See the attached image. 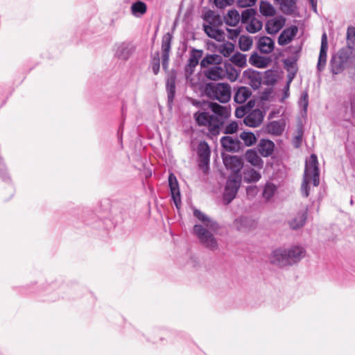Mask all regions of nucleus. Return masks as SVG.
I'll use <instances>...</instances> for the list:
<instances>
[{
    "mask_svg": "<svg viewBox=\"0 0 355 355\" xmlns=\"http://www.w3.org/2000/svg\"><path fill=\"white\" fill-rule=\"evenodd\" d=\"M264 115L259 109L250 112L243 119V123L249 127H258L263 121Z\"/></svg>",
    "mask_w": 355,
    "mask_h": 355,
    "instance_id": "obj_9",
    "label": "nucleus"
},
{
    "mask_svg": "<svg viewBox=\"0 0 355 355\" xmlns=\"http://www.w3.org/2000/svg\"><path fill=\"white\" fill-rule=\"evenodd\" d=\"M250 62L258 68H265L268 66V60L265 57L254 53L250 58Z\"/></svg>",
    "mask_w": 355,
    "mask_h": 355,
    "instance_id": "obj_28",
    "label": "nucleus"
},
{
    "mask_svg": "<svg viewBox=\"0 0 355 355\" xmlns=\"http://www.w3.org/2000/svg\"><path fill=\"white\" fill-rule=\"evenodd\" d=\"M254 103L250 101L246 105H242L239 107L235 110V116L237 118H242L246 116L250 110V108L253 106Z\"/></svg>",
    "mask_w": 355,
    "mask_h": 355,
    "instance_id": "obj_40",
    "label": "nucleus"
},
{
    "mask_svg": "<svg viewBox=\"0 0 355 355\" xmlns=\"http://www.w3.org/2000/svg\"><path fill=\"white\" fill-rule=\"evenodd\" d=\"M190 102L193 105L196 106V107H201L203 104V102L193 98L190 99Z\"/></svg>",
    "mask_w": 355,
    "mask_h": 355,
    "instance_id": "obj_56",
    "label": "nucleus"
},
{
    "mask_svg": "<svg viewBox=\"0 0 355 355\" xmlns=\"http://www.w3.org/2000/svg\"><path fill=\"white\" fill-rule=\"evenodd\" d=\"M205 94L209 99L226 103L231 98V87L228 83H208L205 87Z\"/></svg>",
    "mask_w": 355,
    "mask_h": 355,
    "instance_id": "obj_6",
    "label": "nucleus"
},
{
    "mask_svg": "<svg viewBox=\"0 0 355 355\" xmlns=\"http://www.w3.org/2000/svg\"><path fill=\"white\" fill-rule=\"evenodd\" d=\"M298 32V28L296 26H291L284 29L278 37V44L281 46H284L290 43L295 37Z\"/></svg>",
    "mask_w": 355,
    "mask_h": 355,
    "instance_id": "obj_16",
    "label": "nucleus"
},
{
    "mask_svg": "<svg viewBox=\"0 0 355 355\" xmlns=\"http://www.w3.org/2000/svg\"><path fill=\"white\" fill-rule=\"evenodd\" d=\"M135 51V46L130 42H122L115 44L114 56L121 61H127Z\"/></svg>",
    "mask_w": 355,
    "mask_h": 355,
    "instance_id": "obj_8",
    "label": "nucleus"
},
{
    "mask_svg": "<svg viewBox=\"0 0 355 355\" xmlns=\"http://www.w3.org/2000/svg\"><path fill=\"white\" fill-rule=\"evenodd\" d=\"M225 78H227L232 82L235 81L239 76L238 71L233 67L231 64H225L224 66Z\"/></svg>",
    "mask_w": 355,
    "mask_h": 355,
    "instance_id": "obj_34",
    "label": "nucleus"
},
{
    "mask_svg": "<svg viewBox=\"0 0 355 355\" xmlns=\"http://www.w3.org/2000/svg\"><path fill=\"white\" fill-rule=\"evenodd\" d=\"M256 1L257 0H237V5L241 8L251 7Z\"/></svg>",
    "mask_w": 355,
    "mask_h": 355,
    "instance_id": "obj_52",
    "label": "nucleus"
},
{
    "mask_svg": "<svg viewBox=\"0 0 355 355\" xmlns=\"http://www.w3.org/2000/svg\"><path fill=\"white\" fill-rule=\"evenodd\" d=\"M168 184L172 199L175 205V207L179 209L181 205L180 192L177 178L173 173H171L168 176Z\"/></svg>",
    "mask_w": 355,
    "mask_h": 355,
    "instance_id": "obj_10",
    "label": "nucleus"
},
{
    "mask_svg": "<svg viewBox=\"0 0 355 355\" xmlns=\"http://www.w3.org/2000/svg\"><path fill=\"white\" fill-rule=\"evenodd\" d=\"M220 60V58L216 55H208L204 58L200 65L202 67H207L209 64H218Z\"/></svg>",
    "mask_w": 355,
    "mask_h": 355,
    "instance_id": "obj_39",
    "label": "nucleus"
},
{
    "mask_svg": "<svg viewBox=\"0 0 355 355\" xmlns=\"http://www.w3.org/2000/svg\"><path fill=\"white\" fill-rule=\"evenodd\" d=\"M244 77L248 83L254 89H257L261 85V74L253 69H248L244 71Z\"/></svg>",
    "mask_w": 355,
    "mask_h": 355,
    "instance_id": "obj_15",
    "label": "nucleus"
},
{
    "mask_svg": "<svg viewBox=\"0 0 355 355\" xmlns=\"http://www.w3.org/2000/svg\"><path fill=\"white\" fill-rule=\"evenodd\" d=\"M239 137L243 141L247 146H252L257 141L255 135L251 132H242L240 134Z\"/></svg>",
    "mask_w": 355,
    "mask_h": 355,
    "instance_id": "obj_36",
    "label": "nucleus"
},
{
    "mask_svg": "<svg viewBox=\"0 0 355 355\" xmlns=\"http://www.w3.org/2000/svg\"><path fill=\"white\" fill-rule=\"evenodd\" d=\"M347 46L353 50L355 48V28L349 26L347 30Z\"/></svg>",
    "mask_w": 355,
    "mask_h": 355,
    "instance_id": "obj_37",
    "label": "nucleus"
},
{
    "mask_svg": "<svg viewBox=\"0 0 355 355\" xmlns=\"http://www.w3.org/2000/svg\"><path fill=\"white\" fill-rule=\"evenodd\" d=\"M259 50L263 53H271L275 47L274 41L269 37L263 36L259 38L257 44Z\"/></svg>",
    "mask_w": 355,
    "mask_h": 355,
    "instance_id": "obj_20",
    "label": "nucleus"
},
{
    "mask_svg": "<svg viewBox=\"0 0 355 355\" xmlns=\"http://www.w3.org/2000/svg\"><path fill=\"white\" fill-rule=\"evenodd\" d=\"M223 163L227 169H230L232 171V174H241L240 171L243 167V162L239 157L227 155L223 157Z\"/></svg>",
    "mask_w": 355,
    "mask_h": 355,
    "instance_id": "obj_12",
    "label": "nucleus"
},
{
    "mask_svg": "<svg viewBox=\"0 0 355 355\" xmlns=\"http://www.w3.org/2000/svg\"><path fill=\"white\" fill-rule=\"evenodd\" d=\"M262 26V21L254 17L251 19V20L247 23L245 28L249 33H254L260 31Z\"/></svg>",
    "mask_w": 355,
    "mask_h": 355,
    "instance_id": "obj_33",
    "label": "nucleus"
},
{
    "mask_svg": "<svg viewBox=\"0 0 355 355\" xmlns=\"http://www.w3.org/2000/svg\"><path fill=\"white\" fill-rule=\"evenodd\" d=\"M282 8L287 11L293 10L297 0H277Z\"/></svg>",
    "mask_w": 355,
    "mask_h": 355,
    "instance_id": "obj_45",
    "label": "nucleus"
},
{
    "mask_svg": "<svg viewBox=\"0 0 355 355\" xmlns=\"http://www.w3.org/2000/svg\"><path fill=\"white\" fill-rule=\"evenodd\" d=\"M234 46L232 44L228 43L225 44L221 49V53L225 57L229 56L234 51Z\"/></svg>",
    "mask_w": 355,
    "mask_h": 355,
    "instance_id": "obj_50",
    "label": "nucleus"
},
{
    "mask_svg": "<svg viewBox=\"0 0 355 355\" xmlns=\"http://www.w3.org/2000/svg\"><path fill=\"white\" fill-rule=\"evenodd\" d=\"M202 56V51L193 49L189 54L188 62L198 66L200 59Z\"/></svg>",
    "mask_w": 355,
    "mask_h": 355,
    "instance_id": "obj_42",
    "label": "nucleus"
},
{
    "mask_svg": "<svg viewBox=\"0 0 355 355\" xmlns=\"http://www.w3.org/2000/svg\"><path fill=\"white\" fill-rule=\"evenodd\" d=\"M220 143L224 149L230 152H238L241 148V143L236 137L225 136L220 139Z\"/></svg>",
    "mask_w": 355,
    "mask_h": 355,
    "instance_id": "obj_13",
    "label": "nucleus"
},
{
    "mask_svg": "<svg viewBox=\"0 0 355 355\" xmlns=\"http://www.w3.org/2000/svg\"><path fill=\"white\" fill-rule=\"evenodd\" d=\"M299 105L303 107L304 112L306 111L309 105V96L306 92L302 93L300 99L299 101Z\"/></svg>",
    "mask_w": 355,
    "mask_h": 355,
    "instance_id": "obj_46",
    "label": "nucleus"
},
{
    "mask_svg": "<svg viewBox=\"0 0 355 355\" xmlns=\"http://www.w3.org/2000/svg\"><path fill=\"white\" fill-rule=\"evenodd\" d=\"M241 174H231L228 177L223 193V200L227 204H229L235 198L239 189L241 187Z\"/></svg>",
    "mask_w": 355,
    "mask_h": 355,
    "instance_id": "obj_7",
    "label": "nucleus"
},
{
    "mask_svg": "<svg viewBox=\"0 0 355 355\" xmlns=\"http://www.w3.org/2000/svg\"><path fill=\"white\" fill-rule=\"evenodd\" d=\"M205 32L207 35L217 41H223L225 40V33L223 31L216 28L211 25L204 26Z\"/></svg>",
    "mask_w": 355,
    "mask_h": 355,
    "instance_id": "obj_24",
    "label": "nucleus"
},
{
    "mask_svg": "<svg viewBox=\"0 0 355 355\" xmlns=\"http://www.w3.org/2000/svg\"><path fill=\"white\" fill-rule=\"evenodd\" d=\"M166 90L168 94V101L172 102L173 101L175 94V77L171 76L167 79L166 81Z\"/></svg>",
    "mask_w": 355,
    "mask_h": 355,
    "instance_id": "obj_29",
    "label": "nucleus"
},
{
    "mask_svg": "<svg viewBox=\"0 0 355 355\" xmlns=\"http://www.w3.org/2000/svg\"><path fill=\"white\" fill-rule=\"evenodd\" d=\"M354 61V50L350 48H342L331 59V71L333 74H339L345 69L352 67Z\"/></svg>",
    "mask_w": 355,
    "mask_h": 355,
    "instance_id": "obj_5",
    "label": "nucleus"
},
{
    "mask_svg": "<svg viewBox=\"0 0 355 355\" xmlns=\"http://www.w3.org/2000/svg\"><path fill=\"white\" fill-rule=\"evenodd\" d=\"M319 175L318 158L315 155L312 154L305 164L304 179L301 187L302 194L304 197H308L309 194L308 184L311 181L313 186L319 185Z\"/></svg>",
    "mask_w": 355,
    "mask_h": 355,
    "instance_id": "obj_4",
    "label": "nucleus"
},
{
    "mask_svg": "<svg viewBox=\"0 0 355 355\" xmlns=\"http://www.w3.org/2000/svg\"><path fill=\"white\" fill-rule=\"evenodd\" d=\"M193 215L204 224V226L195 225L193 229V234L198 237L201 244L209 250H218V243L213 233L218 230V224L198 209H194Z\"/></svg>",
    "mask_w": 355,
    "mask_h": 355,
    "instance_id": "obj_2",
    "label": "nucleus"
},
{
    "mask_svg": "<svg viewBox=\"0 0 355 355\" xmlns=\"http://www.w3.org/2000/svg\"><path fill=\"white\" fill-rule=\"evenodd\" d=\"M243 219H244V218H239V219H237L236 221V222H237L238 220H241V221H242Z\"/></svg>",
    "mask_w": 355,
    "mask_h": 355,
    "instance_id": "obj_59",
    "label": "nucleus"
},
{
    "mask_svg": "<svg viewBox=\"0 0 355 355\" xmlns=\"http://www.w3.org/2000/svg\"><path fill=\"white\" fill-rule=\"evenodd\" d=\"M0 178L3 181H7L9 180V176L7 173L6 168L0 157Z\"/></svg>",
    "mask_w": 355,
    "mask_h": 355,
    "instance_id": "obj_47",
    "label": "nucleus"
},
{
    "mask_svg": "<svg viewBox=\"0 0 355 355\" xmlns=\"http://www.w3.org/2000/svg\"><path fill=\"white\" fill-rule=\"evenodd\" d=\"M285 24L283 17H276L268 20L266 24V30L269 34H275L279 32Z\"/></svg>",
    "mask_w": 355,
    "mask_h": 355,
    "instance_id": "obj_17",
    "label": "nucleus"
},
{
    "mask_svg": "<svg viewBox=\"0 0 355 355\" xmlns=\"http://www.w3.org/2000/svg\"><path fill=\"white\" fill-rule=\"evenodd\" d=\"M252 95V92L247 87H239L234 96V101L239 104L244 103Z\"/></svg>",
    "mask_w": 355,
    "mask_h": 355,
    "instance_id": "obj_22",
    "label": "nucleus"
},
{
    "mask_svg": "<svg viewBox=\"0 0 355 355\" xmlns=\"http://www.w3.org/2000/svg\"><path fill=\"white\" fill-rule=\"evenodd\" d=\"M234 3V0H214L216 6L218 8H224Z\"/></svg>",
    "mask_w": 355,
    "mask_h": 355,
    "instance_id": "obj_51",
    "label": "nucleus"
},
{
    "mask_svg": "<svg viewBox=\"0 0 355 355\" xmlns=\"http://www.w3.org/2000/svg\"><path fill=\"white\" fill-rule=\"evenodd\" d=\"M350 111L352 115L355 117V96H353L350 100Z\"/></svg>",
    "mask_w": 355,
    "mask_h": 355,
    "instance_id": "obj_55",
    "label": "nucleus"
},
{
    "mask_svg": "<svg viewBox=\"0 0 355 355\" xmlns=\"http://www.w3.org/2000/svg\"><path fill=\"white\" fill-rule=\"evenodd\" d=\"M227 37L231 40H235L240 34V30L239 28H226Z\"/></svg>",
    "mask_w": 355,
    "mask_h": 355,
    "instance_id": "obj_48",
    "label": "nucleus"
},
{
    "mask_svg": "<svg viewBox=\"0 0 355 355\" xmlns=\"http://www.w3.org/2000/svg\"><path fill=\"white\" fill-rule=\"evenodd\" d=\"M252 39L250 36L241 35L239 40V45L241 50L248 51L252 45Z\"/></svg>",
    "mask_w": 355,
    "mask_h": 355,
    "instance_id": "obj_38",
    "label": "nucleus"
},
{
    "mask_svg": "<svg viewBox=\"0 0 355 355\" xmlns=\"http://www.w3.org/2000/svg\"><path fill=\"white\" fill-rule=\"evenodd\" d=\"M197 65L196 64L187 62L184 68V75L187 81L189 83L191 86H195L196 85V83H195L193 79L191 78V76L193 73Z\"/></svg>",
    "mask_w": 355,
    "mask_h": 355,
    "instance_id": "obj_35",
    "label": "nucleus"
},
{
    "mask_svg": "<svg viewBox=\"0 0 355 355\" xmlns=\"http://www.w3.org/2000/svg\"><path fill=\"white\" fill-rule=\"evenodd\" d=\"M261 177L260 173L251 168H245L241 175V178H243V181L247 183L256 182Z\"/></svg>",
    "mask_w": 355,
    "mask_h": 355,
    "instance_id": "obj_26",
    "label": "nucleus"
},
{
    "mask_svg": "<svg viewBox=\"0 0 355 355\" xmlns=\"http://www.w3.org/2000/svg\"><path fill=\"white\" fill-rule=\"evenodd\" d=\"M155 62L153 64L152 69L154 74L157 75L159 71V59L157 58L155 59Z\"/></svg>",
    "mask_w": 355,
    "mask_h": 355,
    "instance_id": "obj_53",
    "label": "nucleus"
},
{
    "mask_svg": "<svg viewBox=\"0 0 355 355\" xmlns=\"http://www.w3.org/2000/svg\"><path fill=\"white\" fill-rule=\"evenodd\" d=\"M307 211L306 207L298 211L296 216L289 221L290 227L293 230H297L303 227L307 218Z\"/></svg>",
    "mask_w": 355,
    "mask_h": 355,
    "instance_id": "obj_18",
    "label": "nucleus"
},
{
    "mask_svg": "<svg viewBox=\"0 0 355 355\" xmlns=\"http://www.w3.org/2000/svg\"><path fill=\"white\" fill-rule=\"evenodd\" d=\"M309 1L311 4L312 9L313 10L314 12H316L317 11V0H309Z\"/></svg>",
    "mask_w": 355,
    "mask_h": 355,
    "instance_id": "obj_58",
    "label": "nucleus"
},
{
    "mask_svg": "<svg viewBox=\"0 0 355 355\" xmlns=\"http://www.w3.org/2000/svg\"><path fill=\"white\" fill-rule=\"evenodd\" d=\"M256 11L253 8H248L243 10L240 15V20L243 24H247L251 19L254 18Z\"/></svg>",
    "mask_w": 355,
    "mask_h": 355,
    "instance_id": "obj_41",
    "label": "nucleus"
},
{
    "mask_svg": "<svg viewBox=\"0 0 355 355\" xmlns=\"http://www.w3.org/2000/svg\"><path fill=\"white\" fill-rule=\"evenodd\" d=\"M276 187L272 183H267L263 189V196L267 200H270L275 193Z\"/></svg>",
    "mask_w": 355,
    "mask_h": 355,
    "instance_id": "obj_43",
    "label": "nucleus"
},
{
    "mask_svg": "<svg viewBox=\"0 0 355 355\" xmlns=\"http://www.w3.org/2000/svg\"><path fill=\"white\" fill-rule=\"evenodd\" d=\"M231 61L239 67H243L246 64V56L241 53H236L231 58Z\"/></svg>",
    "mask_w": 355,
    "mask_h": 355,
    "instance_id": "obj_44",
    "label": "nucleus"
},
{
    "mask_svg": "<svg viewBox=\"0 0 355 355\" xmlns=\"http://www.w3.org/2000/svg\"><path fill=\"white\" fill-rule=\"evenodd\" d=\"M199 159L202 158L205 162L209 160L210 150L206 142H200L198 148Z\"/></svg>",
    "mask_w": 355,
    "mask_h": 355,
    "instance_id": "obj_31",
    "label": "nucleus"
},
{
    "mask_svg": "<svg viewBox=\"0 0 355 355\" xmlns=\"http://www.w3.org/2000/svg\"><path fill=\"white\" fill-rule=\"evenodd\" d=\"M168 58H169V56L168 55H162V67L164 69H166L167 67H168Z\"/></svg>",
    "mask_w": 355,
    "mask_h": 355,
    "instance_id": "obj_57",
    "label": "nucleus"
},
{
    "mask_svg": "<svg viewBox=\"0 0 355 355\" xmlns=\"http://www.w3.org/2000/svg\"><path fill=\"white\" fill-rule=\"evenodd\" d=\"M306 255L305 249L301 245H291L288 248H278L272 251L270 263L279 268L293 266L300 262Z\"/></svg>",
    "mask_w": 355,
    "mask_h": 355,
    "instance_id": "obj_3",
    "label": "nucleus"
},
{
    "mask_svg": "<svg viewBox=\"0 0 355 355\" xmlns=\"http://www.w3.org/2000/svg\"><path fill=\"white\" fill-rule=\"evenodd\" d=\"M208 107L214 114L198 111L194 113L193 118L198 126L207 128L209 133L215 136L219 134L225 121L230 117L231 110L230 106H223L214 102H209Z\"/></svg>",
    "mask_w": 355,
    "mask_h": 355,
    "instance_id": "obj_1",
    "label": "nucleus"
},
{
    "mask_svg": "<svg viewBox=\"0 0 355 355\" xmlns=\"http://www.w3.org/2000/svg\"><path fill=\"white\" fill-rule=\"evenodd\" d=\"M224 67L218 65H213L205 71V76L210 80H217L225 78Z\"/></svg>",
    "mask_w": 355,
    "mask_h": 355,
    "instance_id": "obj_19",
    "label": "nucleus"
},
{
    "mask_svg": "<svg viewBox=\"0 0 355 355\" xmlns=\"http://www.w3.org/2000/svg\"><path fill=\"white\" fill-rule=\"evenodd\" d=\"M226 24L231 26H236L240 21V14L236 10H230L224 17Z\"/></svg>",
    "mask_w": 355,
    "mask_h": 355,
    "instance_id": "obj_27",
    "label": "nucleus"
},
{
    "mask_svg": "<svg viewBox=\"0 0 355 355\" xmlns=\"http://www.w3.org/2000/svg\"><path fill=\"white\" fill-rule=\"evenodd\" d=\"M274 148L275 144L269 139H261L258 145V150L263 157L271 155Z\"/></svg>",
    "mask_w": 355,
    "mask_h": 355,
    "instance_id": "obj_21",
    "label": "nucleus"
},
{
    "mask_svg": "<svg viewBox=\"0 0 355 355\" xmlns=\"http://www.w3.org/2000/svg\"><path fill=\"white\" fill-rule=\"evenodd\" d=\"M245 158L252 166L261 168L263 167V162L262 159L258 155L256 150L249 149L245 154Z\"/></svg>",
    "mask_w": 355,
    "mask_h": 355,
    "instance_id": "obj_23",
    "label": "nucleus"
},
{
    "mask_svg": "<svg viewBox=\"0 0 355 355\" xmlns=\"http://www.w3.org/2000/svg\"><path fill=\"white\" fill-rule=\"evenodd\" d=\"M285 128L286 121L284 119H281L268 123L265 127V131L274 136H280L284 132Z\"/></svg>",
    "mask_w": 355,
    "mask_h": 355,
    "instance_id": "obj_11",
    "label": "nucleus"
},
{
    "mask_svg": "<svg viewBox=\"0 0 355 355\" xmlns=\"http://www.w3.org/2000/svg\"><path fill=\"white\" fill-rule=\"evenodd\" d=\"M239 128L238 123L235 121L231 122L229 123L225 129V134H233L237 131Z\"/></svg>",
    "mask_w": 355,
    "mask_h": 355,
    "instance_id": "obj_49",
    "label": "nucleus"
},
{
    "mask_svg": "<svg viewBox=\"0 0 355 355\" xmlns=\"http://www.w3.org/2000/svg\"><path fill=\"white\" fill-rule=\"evenodd\" d=\"M172 36L170 33L165 34L162 41V55H168L171 50Z\"/></svg>",
    "mask_w": 355,
    "mask_h": 355,
    "instance_id": "obj_32",
    "label": "nucleus"
},
{
    "mask_svg": "<svg viewBox=\"0 0 355 355\" xmlns=\"http://www.w3.org/2000/svg\"><path fill=\"white\" fill-rule=\"evenodd\" d=\"M259 11L264 16H273L275 14L273 6L266 1H261Z\"/></svg>",
    "mask_w": 355,
    "mask_h": 355,
    "instance_id": "obj_30",
    "label": "nucleus"
},
{
    "mask_svg": "<svg viewBox=\"0 0 355 355\" xmlns=\"http://www.w3.org/2000/svg\"><path fill=\"white\" fill-rule=\"evenodd\" d=\"M328 49L327 37L326 33H324L321 39V46L318 58L317 68L321 71L324 69L327 62V54Z\"/></svg>",
    "mask_w": 355,
    "mask_h": 355,
    "instance_id": "obj_14",
    "label": "nucleus"
},
{
    "mask_svg": "<svg viewBox=\"0 0 355 355\" xmlns=\"http://www.w3.org/2000/svg\"><path fill=\"white\" fill-rule=\"evenodd\" d=\"M209 160L205 161L202 158L199 159V166L202 170L205 171L208 169Z\"/></svg>",
    "mask_w": 355,
    "mask_h": 355,
    "instance_id": "obj_54",
    "label": "nucleus"
},
{
    "mask_svg": "<svg viewBox=\"0 0 355 355\" xmlns=\"http://www.w3.org/2000/svg\"><path fill=\"white\" fill-rule=\"evenodd\" d=\"M146 11L147 6L144 2L141 1H137L131 5L130 12L131 14L135 17H141L146 13Z\"/></svg>",
    "mask_w": 355,
    "mask_h": 355,
    "instance_id": "obj_25",
    "label": "nucleus"
}]
</instances>
